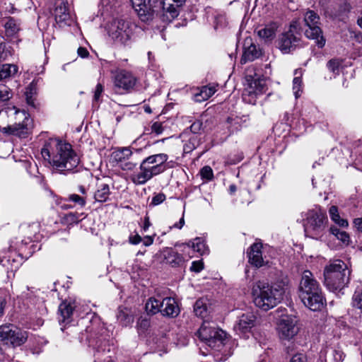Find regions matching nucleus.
<instances>
[{
    "label": "nucleus",
    "mask_w": 362,
    "mask_h": 362,
    "mask_svg": "<svg viewBox=\"0 0 362 362\" xmlns=\"http://www.w3.org/2000/svg\"><path fill=\"white\" fill-rule=\"evenodd\" d=\"M145 308L148 314L155 315L161 313L162 300L155 297H151L146 303Z\"/></svg>",
    "instance_id": "obj_30"
},
{
    "label": "nucleus",
    "mask_w": 362,
    "mask_h": 362,
    "mask_svg": "<svg viewBox=\"0 0 362 362\" xmlns=\"http://www.w3.org/2000/svg\"><path fill=\"white\" fill-rule=\"evenodd\" d=\"M136 82V77L129 71L125 69H119L117 70L115 74V86L124 90H131L134 88Z\"/></svg>",
    "instance_id": "obj_16"
},
{
    "label": "nucleus",
    "mask_w": 362,
    "mask_h": 362,
    "mask_svg": "<svg viewBox=\"0 0 362 362\" xmlns=\"http://www.w3.org/2000/svg\"><path fill=\"white\" fill-rule=\"evenodd\" d=\"M202 122L199 120L195 121L189 127V130H188L189 134H199V132L202 129Z\"/></svg>",
    "instance_id": "obj_47"
},
{
    "label": "nucleus",
    "mask_w": 362,
    "mask_h": 362,
    "mask_svg": "<svg viewBox=\"0 0 362 362\" xmlns=\"http://www.w3.org/2000/svg\"><path fill=\"white\" fill-rule=\"evenodd\" d=\"M11 55V53L7 49L6 43L0 42V62L6 60Z\"/></svg>",
    "instance_id": "obj_45"
},
{
    "label": "nucleus",
    "mask_w": 362,
    "mask_h": 362,
    "mask_svg": "<svg viewBox=\"0 0 362 362\" xmlns=\"http://www.w3.org/2000/svg\"><path fill=\"white\" fill-rule=\"evenodd\" d=\"M184 249L192 247L194 251L199 253L201 255L208 254L209 250L206 245L205 241L202 238H196L191 242L183 244Z\"/></svg>",
    "instance_id": "obj_28"
},
{
    "label": "nucleus",
    "mask_w": 362,
    "mask_h": 362,
    "mask_svg": "<svg viewBox=\"0 0 362 362\" xmlns=\"http://www.w3.org/2000/svg\"><path fill=\"white\" fill-rule=\"evenodd\" d=\"M262 54L261 50L252 42V39H246L244 43L243 54L240 59L241 64L252 62Z\"/></svg>",
    "instance_id": "obj_21"
},
{
    "label": "nucleus",
    "mask_w": 362,
    "mask_h": 362,
    "mask_svg": "<svg viewBox=\"0 0 362 362\" xmlns=\"http://www.w3.org/2000/svg\"><path fill=\"white\" fill-rule=\"evenodd\" d=\"M200 173L202 179H206V180H211L214 177L213 170L208 165L203 167Z\"/></svg>",
    "instance_id": "obj_44"
},
{
    "label": "nucleus",
    "mask_w": 362,
    "mask_h": 362,
    "mask_svg": "<svg viewBox=\"0 0 362 362\" xmlns=\"http://www.w3.org/2000/svg\"><path fill=\"white\" fill-rule=\"evenodd\" d=\"M12 97L11 89L4 84H0V103L8 100Z\"/></svg>",
    "instance_id": "obj_40"
},
{
    "label": "nucleus",
    "mask_w": 362,
    "mask_h": 362,
    "mask_svg": "<svg viewBox=\"0 0 362 362\" xmlns=\"http://www.w3.org/2000/svg\"><path fill=\"white\" fill-rule=\"evenodd\" d=\"M28 332L13 325L0 326V339L5 344L13 347L20 346L25 343Z\"/></svg>",
    "instance_id": "obj_10"
},
{
    "label": "nucleus",
    "mask_w": 362,
    "mask_h": 362,
    "mask_svg": "<svg viewBox=\"0 0 362 362\" xmlns=\"http://www.w3.org/2000/svg\"><path fill=\"white\" fill-rule=\"evenodd\" d=\"M344 358V354L341 350L333 351V359L334 362H342Z\"/></svg>",
    "instance_id": "obj_52"
},
{
    "label": "nucleus",
    "mask_w": 362,
    "mask_h": 362,
    "mask_svg": "<svg viewBox=\"0 0 362 362\" xmlns=\"http://www.w3.org/2000/svg\"><path fill=\"white\" fill-rule=\"evenodd\" d=\"M54 16L57 22H66L69 18V13L65 3L57 6L54 10Z\"/></svg>",
    "instance_id": "obj_33"
},
{
    "label": "nucleus",
    "mask_w": 362,
    "mask_h": 362,
    "mask_svg": "<svg viewBox=\"0 0 362 362\" xmlns=\"http://www.w3.org/2000/svg\"><path fill=\"white\" fill-rule=\"evenodd\" d=\"M341 62L339 59H331L327 62V67L330 71L334 74H339V66H341Z\"/></svg>",
    "instance_id": "obj_43"
},
{
    "label": "nucleus",
    "mask_w": 362,
    "mask_h": 362,
    "mask_svg": "<svg viewBox=\"0 0 362 362\" xmlns=\"http://www.w3.org/2000/svg\"><path fill=\"white\" fill-rule=\"evenodd\" d=\"M304 230L306 236L319 239L325 230L327 217L326 212L319 206L308 211L305 214Z\"/></svg>",
    "instance_id": "obj_5"
},
{
    "label": "nucleus",
    "mask_w": 362,
    "mask_h": 362,
    "mask_svg": "<svg viewBox=\"0 0 362 362\" xmlns=\"http://www.w3.org/2000/svg\"><path fill=\"white\" fill-rule=\"evenodd\" d=\"M358 24L362 28V17L358 20Z\"/></svg>",
    "instance_id": "obj_64"
},
{
    "label": "nucleus",
    "mask_w": 362,
    "mask_h": 362,
    "mask_svg": "<svg viewBox=\"0 0 362 362\" xmlns=\"http://www.w3.org/2000/svg\"><path fill=\"white\" fill-rule=\"evenodd\" d=\"M351 305L362 312V286L356 288L352 296Z\"/></svg>",
    "instance_id": "obj_37"
},
{
    "label": "nucleus",
    "mask_w": 362,
    "mask_h": 362,
    "mask_svg": "<svg viewBox=\"0 0 362 362\" xmlns=\"http://www.w3.org/2000/svg\"><path fill=\"white\" fill-rule=\"evenodd\" d=\"M110 195V187L107 184H101L95 192V199L100 202H105Z\"/></svg>",
    "instance_id": "obj_35"
},
{
    "label": "nucleus",
    "mask_w": 362,
    "mask_h": 362,
    "mask_svg": "<svg viewBox=\"0 0 362 362\" xmlns=\"http://www.w3.org/2000/svg\"><path fill=\"white\" fill-rule=\"evenodd\" d=\"M197 335L207 346L216 350H220L226 339V333L223 330L211 326L207 321H204Z\"/></svg>",
    "instance_id": "obj_6"
},
{
    "label": "nucleus",
    "mask_w": 362,
    "mask_h": 362,
    "mask_svg": "<svg viewBox=\"0 0 362 362\" xmlns=\"http://www.w3.org/2000/svg\"><path fill=\"white\" fill-rule=\"evenodd\" d=\"M5 31V35L8 39H14L18 37L21 30L20 22L12 18L8 17L4 19L3 25Z\"/></svg>",
    "instance_id": "obj_23"
},
{
    "label": "nucleus",
    "mask_w": 362,
    "mask_h": 362,
    "mask_svg": "<svg viewBox=\"0 0 362 362\" xmlns=\"http://www.w3.org/2000/svg\"><path fill=\"white\" fill-rule=\"evenodd\" d=\"M299 297L303 303L313 311L320 310L324 298L320 284L308 270L303 272L299 284Z\"/></svg>",
    "instance_id": "obj_3"
},
{
    "label": "nucleus",
    "mask_w": 362,
    "mask_h": 362,
    "mask_svg": "<svg viewBox=\"0 0 362 362\" xmlns=\"http://www.w3.org/2000/svg\"><path fill=\"white\" fill-rule=\"evenodd\" d=\"M350 273L343 261L336 259L325 269V284L332 292L340 291L349 283Z\"/></svg>",
    "instance_id": "obj_4"
},
{
    "label": "nucleus",
    "mask_w": 362,
    "mask_h": 362,
    "mask_svg": "<svg viewBox=\"0 0 362 362\" xmlns=\"http://www.w3.org/2000/svg\"><path fill=\"white\" fill-rule=\"evenodd\" d=\"M355 227L362 233V218H357L354 220Z\"/></svg>",
    "instance_id": "obj_58"
},
{
    "label": "nucleus",
    "mask_w": 362,
    "mask_h": 362,
    "mask_svg": "<svg viewBox=\"0 0 362 362\" xmlns=\"http://www.w3.org/2000/svg\"><path fill=\"white\" fill-rule=\"evenodd\" d=\"M41 154L44 160L59 172L71 171L79 163L78 156L71 146L55 138L49 139L45 142Z\"/></svg>",
    "instance_id": "obj_1"
},
{
    "label": "nucleus",
    "mask_w": 362,
    "mask_h": 362,
    "mask_svg": "<svg viewBox=\"0 0 362 362\" xmlns=\"http://www.w3.org/2000/svg\"><path fill=\"white\" fill-rule=\"evenodd\" d=\"M103 92V86H102V84L98 83L96 85L95 91H94L93 103L99 102Z\"/></svg>",
    "instance_id": "obj_48"
},
{
    "label": "nucleus",
    "mask_w": 362,
    "mask_h": 362,
    "mask_svg": "<svg viewBox=\"0 0 362 362\" xmlns=\"http://www.w3.org/2000/svg\"><path fill=\"white\" fill-rule=\"evenodd\" d=\"M26 100L27 103L30 105H34L33 100H32V98L28 95V93H26Z\"/></svg>",
    "instance_id": "obj_62"
},
{
    "label": "nucleus",
    "mask_w": 362,
    "mask_h": 362,
    "mask_svg": "<svg viewBox=\"0 0 362 362\" xmlns=\"http://www.w3.org/2000/svg\"><path fill=\"white\" fill-rule=\"evenodd\" d=\"M59 321L66 322L69 321L73 313V308L69 304L62 303L59 306Z\"/></svg>",
    "instance_id": "obj_32"
},
{
    "label": "nucleus",
    "mask_w": 362,
    "mask_h": 362,
    "mask_svg": "<svg viewBox=\"0 0 362 362\" xmlns=\"http://www.w3.org/2000/svg\"><path fill=\"white\" fill-rule=\"evenodd\" d=\"M289 362H306V358L303 354H297L292 356Z\"/></svg>",
    "instance_id": "obj_55"
},
{
    "label": "nucleus",
    "mask_w": 362,
    "mask_h": 362,
    "mask_svg": "<svg viewBox=\"0 0 362 362\" xmlns=\"http://www.w3.org/2000/svg\"><path fill=\"white\" fill-rule=\"evenodd\" d=\"M203 268H204V264L202 261H194L192 263L190 269L195 272H199L203 269Z\"/></svg>",
    "instance_id": "obj_51"
},
{
    "label": "nucleus",
    "mask_w": 362,
    "mask_h": 362,
    "mask_svg": "<svg viewBox=\"0 0 362 362\" xmlns=\"http://www.w3.org/2000/svg\"><path fill=\"white\" fill-rule=\"evenodd\" d=\"M185 212H182V217L180 218V221L177 223H175L172 226H170L171 228H177L181 229L184 225H185Z\"/></svg>",
    "instance_id": "obj_56"
},
{
    "label": "nucleus",
    "mask_w": 362,
    "mask_h": 362,
    "mask_svg": "<svg viewBox=\"0 0 362 362\" xmlns=\"http://www.w3.org/2000/svg\"><path fill=\"white\" fill-rule=\"evenodd\" d=\"M165 259L173 267L180 266L184 262L183 257L172 248L166 250Z\"/></svg>",
    "instance_id": "obj_29"
},
{
    "label": "nucleus",
    "mask_w": 362,
    "mask_h": 362,
    "mask_svg": "<svg viewBox=\"0 0 362 362\" xmlns=\"http://www.w3.org/2000/svg\"><path fill=\"white\" fill-rule=\"evenodd\" d=\"M194 312L198 317H204L206 316L207 310L206 305L204 299H199L195 302L194 305Z\"/></svg>",
    "instance_id": "obj_38"
},
{
    "label": "nucleus",
    "mask_w": 362,
    "mask_h": 362,
    "mask_svg": "<svg viewBox=\"0 0 362 362\" xmlns=\"http://www.w3.org/2000/svg\"><path fill=\"white\" fill-rule=\"evenodd\" d=\"M267 90L265 78L247 76L243 93V100L246 103L255 105L257 98L266 93Z\"/></svg>",
    "instance_id": "obj_9"
},
{
    "label": "nucleus",
    "mask_w": 362,
    "mask_h": 362,
    "mask_svg": "<svg viewBox=\"0 0 362 362\" xmlns=\"http://www.w3.org/2000/svg\"><path fill=\"white\" fill-rule=\"evenodd\" d=\"M78 189H79V192L83 194H86V189H85V187L83 186H80L78 187Z\"/></svg>",
    "instance_id": "obj_63"
},
{
    "label": "nucleus",
    "mask_w": 362,
    "mask_h": 362,
    "mask_svg": "<svg viewBox=\"0 0 362 362\" xmlns=\"http://www.w3.org/2000/svg\"><path fill=\"white\" fill-rule=\"evenodd\" d=\"M180 137L183 145V151L185 153H189L198 147L202 142V137L199 134H189L188 130L184 131Z\"/></svg>",
    "instance_id": "obj_19"
},
{
    "label": "nucleus",
    "mask_w": 362,
    "mask_h": 362,
    "mask_svg": "<svg viewBox=\"0 0 362 362\" xmlns=\"http://www.w3.org/2000/svg\"><path fill=\"white\" fill-rule=\"evenodd\" d=\"M155 236V233L153 235L144 236V239H142L144 245L146 247L151 245L153 243Z\"/></svg>",
    "instance_id": "obj_54"
},
{
    "label": "nucleus",
    "mask_w": 362,
    "mask_h": 362,
    "mask_svg": "<svg viewBox=\"0 0 362 362\" xmlns=\"http://www.w3.org/2000/svg\"><path fill=\"white\" fill-rule=\"evenodd\" d=\"M136 25L123 19H115L108 26L109 36L116 42L127 44L132 39Z\"/></svg>",
    "instance_id": "obj_7"
},
{
    "label": "nucleus",
    "mask_w": 362,
    "mask_h": 362,
    "mask_svg": "<svg viewBox=\"0 0 362 362\" xmlns=\"http://www.w3.org/2000/svg\"><path fill=\"white\" fill-rule=\"evenodd\" d=\"M228 190L230 194H233L236 192L237 187L234 184H232L229 186Z\"/></svg>",
    "instance_id": "obj_61"
},
{
    "label": "nucleus",
    "mask_w": 362,
    "mask_h": 362,
    "mask_svg": "<svg viewBox=\"0 0 362 362\" xmlns=\"http://www.w3.org/2000/svg\"><path fill=\"white\" fill-rule=\"evenodd\" d=\"M5 112L7 115L13 112V114L20 115L21 118L23 119V122L6 127H0V132L6 134L13 135L21 138L26 137L29 134V129L28 127V122L29 121L28 115L24 110H20L15 106L7 107Z\"/></svg>",
    "instance_id": "obj_11"
},
{
    "label": "nucleus",
    "mask_w": 362,
    "mask_h": 362,
    "mask_svg": "<svg viewBox=\"0 0 362 362\" xmlns=\"http://www.w3.org/2000/svg\"><path fill=\"white\" fill-rule=\"evenodd\" d=\"M161 313L168 317H176L180 313V308L175 300L173 298H165L162 300Z\"/></svg>",
    "instance_id": "obj_24"
},
{
    "label": "nucleus",
    "mask_w": 362,
    "mask_h": 362,
    "mask_svg": "<svg viewBox=\"0 0 362 362\" xmlns=\"http://www.w3.org/2000/svg\"><path fill=\"white\" fill-rule=\"evenodd\" d=\"M163 130L164 127L163 124L160 122H155L151 125V132L157 135L162 134Z\"/></svg>",
    "instance_id": "obj_49"
},
{
    "label": "nucleus",
    "mask_w": 362,
    "mask_h": 362,
    "mask_svg": "<svg viewBox=\"0 0 362 362\" xmlns=\"http://www.w3.org/2000/svg\"><path fill=\"white\" fill-rule=\"evenodd\" d=\"M256 317L252 313L243 314L238 323L235 325V330L238 334H246L255 325Z\"/></svg>",
    "instance_id": "obj_20"
},
{
    "label": "nucleus",
    "mask_w": 362,
    "mask_h": 362,
    "mask_svg": "<svg viewBox=\"0 0 362 362\" xmlns=\"http://www.w3.org/2000/svg\"><path fill=\"white\" fill-rule=\"evenodd\" d=\"M65 220L69 223H77L81 221L78 215L74 213L66 214L65 216Z\"/></svg>",
    "instance_id": "obj_50"
},
{
    "label": "nucleus",
    "mask_w": 362,
    "mask_h": 362,
    "mask_svg": "<svg viewBox=\"0 0 362 362\" xmlns=\"http://www.w3.org/2000/svg\"><path fill=\"white\" fill-rule=\"evenodd\" d=\"M186 0H163L159 2V8H162L167 21H172L178 15L177 7L181 6Z\"/></svg>",
    "instance_id": "obj_18"
},
{
    "label": "nucleus",
    "mask_w": 362,
    "mask_h": 362,
    "mask_svg": "<svg viewBox=\"0 0 362 362\" xmlns=\"http://www.w3.org/2000/svg\"><path fill=\"white\" fill-rule=\"evenodd\" d=\"M6 305V300L4 298H0V316L3 315L4 310Z\"/></svg>",
    "instance_id": "obj_60"
},
{
    "label": "nucleus",
    "mask_w": 362,
    "mask_h": 362,
    "mask_svg": "<svg viewBox=\"0 0 362 362\" xmlns=\"http://www.w3.org/2000/svg\"><path fill=\"white\" fill-rule=\"evenodd\" d=\"M320 17L313 11H308L304 17V21L308 28L305 31V35L308 38L316 40V44L320 48L325 45V39L322 35V30L317 25Z\"/></svg>",
    "instance_id": "obj_12"
},
{
    "label": "nucleus",
    "mask_w": 362,
    "mask_h": 362,
    "mask_svg": "<svg viewBox=\"0 0 362 362\" xmlns=\"http://www.w3.org/2000/svg\"><path fill=\"white\" fill-rule=\"evenodd\" d=\"M329 216L331 219L338 226L346 228L348 226V221L341 218L339 216L338 208L336 206H332L329 210Z\"/></svg>",
    "instance_id": "obj_34"
},
{
    "label": "nucleus",
    "mask_w": 362,
    "mask_h": 362,
    "mask_svg": "<svg viewBox=\"0 0 362 362\" xmlns=\"http://www.w3.org/2000/svg\"><path fill=\"white\" fill-rule=\"evenodd\" d=\"M216 89L215 86H203L199 90V93L194 94V100L199 103L205 101L211 97L216 93Z\"/></svg>",
    "instance_id": "obj_31"
},
{
    "label": "nucleus",
    "mask_w": 362,
    "mask_h": 362,
    "mask_svg": "<svg viewBox=\"0 0 362 362\" xmlns=\"http://www.w3.org/2000/svg\"><path fill=\"white\" fill-rule=\"evenodd\" d=\"M88 50L84 48V47H80L78 49V54L82 57V58H85V57H87L88 55Z\"/></svg>",
    "instance_id": "obj_59"
},
{
    "label": "nucleus",
    "mask_w": 362,
    "mask_h": 362,
    "mask_svg": "<svg viewBox=\"0 0 362 362\" xmlns=\"http://www.w3.org/2000/svg\"><path fill=\"white\" fill-rule=\"evenodd\" d=\"M262 243H255L250 246L248 252L249 262L256 267H261L267 263V261H264L262 257Z\"/></svg>",
    "instance_id": "obj_22"
},
{
    "label": "nucleus",
    "mask_w": 362,
    "mask_h": 362,
    "mask_svg": "<svg viewBox=\"0 0 362 362\" xmlns=\"http://www.w3.org/2000/svg\"><path fill=\"white\" fill-rule=\"evenodd\" d=\"M66 200L72 202L81 207L84 206L86 203L85 197L79 196L76 194H69Z\"/></svg>",
    "instance_id": "obj_42"
},
{
    "label": "nucleus",
    "mask_w": 362,
    "mask_h": 362,
    "mask_svg": "<svg viewBox=\"0 0 362 362\" xmlns=\"http://www.w3.org/2000/svg\"><path fill=\"white\" fill-rule=\"evenodd\" d=\"M300 29V23L295 21L291 23L288 30L281 34L279 40V47L282 52L288 53L298 45Z\"/></svg>",
    "instance_id": "obj_13"
},
{
    "label": "nucleus",
    "mask_w": 362,
    "mask_h": 362,
    "mask_svg": "<svg viewBox=\"0 0 362 362\" xmlns=\"http://www.w3.org/2000/svg\"><path fill=\"white\" fill-rule=\"evenodd\" d=\"M278 28L279 24L276 22H271L258 30L257 34L264 40L271 41L275 37Z\"/></svg>",
    "instance_id": "obj_26"
},
{
    "label": "nucleus",
    "mask_w": 362,
    "mask_h": 362,
    "mask_svg": "<svg viewBox=\"0 0 362 362\" xmlns=\"http://www.w3.org/2000/svg\"><path fill=\"white\" fill-rule=\"evenodd\" d=\"M302 80L300 76H296L293 80V90L295 95L296 98H298L300 96V93L302 92L301 90Z\"/></svg>",
    "instance_id": "obj_41"
},
{
    "label": "nucleus",
    "mask_w": 362,
    "mask_h": 362,
    "mask_svg": "<svg viewBox=\"0 0 362 362\" xmlns=\"http://www.w3.org/2000/svg\"><path fill=\"white\" fill-rule=\"evenodd\" d=\"M116 317L118 322L124 327L131 325L134 320L132 310L122 306L118 308Z\"/></svg>",
    "instance_id": "obj_27"
},
{
    "label": "nucleus",
    "mask_w": 362,
    "mask_h": 362,
    "mask_svg": "<svg viewBox=\"0 0 362 362\" xmlns=\"http://www.w3.org/2000/svg\"><path fill=\"white\" fill-rule=\"evenodd\" d=\"M168 156L165 153H158L146 158L141 162L149 167L150 170L157 175L165 170L164 163L167 161Z\"/></svg>",
    "instance_id": "obj_17"
},
{
    "label": "nucleus",
    "mask_w": 362,
    "mask_h": 362,
    "mask_svg": "<svg viewBox=\"0 0 362 362\" xmlns=\"http://www.w3.org/2000/svg\"><path fill=\"white\" fill-rule=\"evenodd\" d=\"M298 320L293 315L282 316L277 323V332L279 338L284 341H291L298 334L299 327Z\"/></svg>",
    "instance_id": "obj_14"
},
{
    "label": "nucleus",
    "mask_w": 362,
    "mask_h": 362,
    "mask_svg": "<svg viewBox=\"0 0 362 362\" xmlns=\"http://www.w3.org/2000/svg\"><path fill=\"white\" fill-rule=\"evenodd\" d=\"M166 199L163 193H158L153 195L150 206H157L163 203Z\"/></svg>",
    "instance_id": "obj_46"
},
{
    "label": "nucleus",
    "mask_w": 362,
    "mask_h": 362,
    "mask_svg": "<svg viewBox=\"0 0 362 362\" xmlns=\"http://www.w3.org/2000/svg\"><path fill=\"white\" fill-rule=\"evenodd\" d=\"M151 226V223L150 222L149 216L146 215L144 218V224L141 226L142 232H146Z\"/></svg>",
    "instance_id": "obj_57"
},
{
    "label": "nucleus",
    "mask_w": 362,
    "mask_h": 362,
    "mask_svg": "<svg viewBox=\"0 0 362 362\" xmlns=\"http://www.w3.org/2000/svg\"><path fill=\"white\" fill-rule=\"evenodd\" d=\"M288 286V279L284 276H281L272 284L257 281L252 288L255 305L264 311L274 308L283 300Z\"/></svg>",
    "instance_id": "obj_2"
},
{
    "label": "nucleus",
    "mask_w": 362,
    "mask_h": 362,
    "mask_svg": "<svg viewBox=\"0 0 362 362\" xmlns=\"http://www.w3.org/2000/svg\"><path fill=\"white\" fill-rule=\"evenodd\" d=\"M141 149H134L131 147H119L111 153V159L123 170H132L137 165Z\"/></svg>",
    "instance_id": "obj_8"
},
{
    "label": "nucleus",
    "mask_w": 362,
    "mask_h": 362,
    "mask_svg": "<svg viewBox=\"0 0 362 362\" xmlns=\"http://www.w3.org/2000/svg\"><path fill=\"white\" fill-rule=\"evenodd\" d=\"M331 233L337 237V238L341 240L344 244L348 245L349 242V236L345 231L341 230L336 227L330 228Z\"/></svg>",
    "instance_id": "obj_39"
},
{
    "label": "nucleus",
    "mask_w": 362,
    "mask_h": 362,
    "mask_svg": "<svg viewBox=\"0 0 362 362\" xmlns=\"http://www.w3.org/2000/svg\"><path fill=\"white\" fill-rule=\"evenodd\" d=\"M129 241L132 245H138L142 241V238L139 234L131 235L129 237Z\"/></svg>",
    "instance_id": "obj_53"
},
{
    "label": "nucleus",
    "mask_w": 362,
    "mask_h": 362,
    "mask_svg": "<svg viewBox=\"0 0 362 362\" xmlns=\"http://www.w3.org/2000/svg\"><path fill=\"white\" fill-rule=\"evenodd\" d=\"M132 6L142 21H148L153 17L159 7L158 0H131Z\"/></svg>",
    "instance_id": "obj_15"
},
{
    "label": "nucleus",
    "mask_w": 362,
    "mask_h": 362,
    "mask_svg": "<svg viewBox=\"0 0 362 362\" xmlns=\"http://www.w3.org/2000/svg\"><path fill=\"white\" fill-rule=\"evenodd\" d=\"M17 66L13 64H5L0 66V80L6 78L17 72Z\"/></svg>",
    "instance_id": "obj_36"
},
{
    "label": "nucleus",
    "mask_w": 362,
    "mask_h": 362,
    "mask_svg": "<svg viewBox=\"0 0 362 362\" xmlns=\"http://www.w3.org/2000/svg\"><path fill=\"white\" fill-rule=\"evenodd\" d=\"M139 168L140 171L134 173L132 176V180L136 185L145 184L148 180L156 175L146 164L141 163Z\"/></svg>",
    "instance_id": "obj_25"
}]
</instances>
